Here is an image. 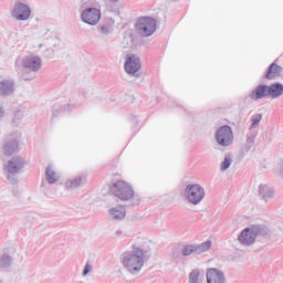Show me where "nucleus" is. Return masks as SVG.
<instances>
[{
    "label": "nucleus",
    "instance_id": "nucleus-11",
    "mask_svg": "<svg viewBox=\"0 0 283 283\" xmlns=\"http://www.w3.org/2000/svg\"><path fill=\"white\" fill-rule=\"evenodd\" d=\"M269 96V86L260 85L250 94V98L252 101H260V98H264Z\"/></svg>",
    "mask_w": 283,
    "mask_h": 283
},
{
    "label": "nucleus",
    "instance_id": "nucleus-8",
    "mask_svg": "<svg viewBox=\"0 0 283 283\" xmlns=\"http://www.w3.org/2000/svg\"><path fill=\"white\" fill-rule=\"evenodd\" d=\"M259 230L255 227L244 229L239 235V242L241 244H253L255 238L258 237Z\"/></svg>",
    "mask_w": 283,
    "mask_h": 283
},
{
    "label": "nucleus",
    "instance_id": "nucleus-13",
    "mask_svg": "<svg viewBox=\"0 0 283 283\" xmlns=\"http://www.w3.org/2000/svg\"><path fill=\"white\" fill-rule=\"evenodd\" d=\"M24 67H28L29 70H41V59L36 56H29L23 62Z\"/></svg>",
    "mask_w": 283,
    "mask_h": 283
},
{
    "label": "nucleus",
    "instance_id": "nucleus-5",
    "mask_svg": "<svg viewBox=\"0 0 283 283\" xmlns=\"http://www.w3.org/2000/svg\"><path fill=\"white\" fill-rule=\"evenodd\" d=\"M186 196L191 205H199L205 198V188L200 185H190L186 188Z\"/></svg>",
    "mask_w": 283,
    "mask_h": 283
},
{
    "label": "nucleus",
    "instance_id": "nucleus-14",
    "mask_svg": "<svg viewBox=\"0 0 283 283\" xmlns=\"http://www.w3.org/2000/svg\"><path fill=\"white\" fill-rule=\"evenodd\" d=\"M268 94L272 98H277V97L282 96L283 85L280 83L271 84L270 86H268Z\"/></svg>",
    "mask_w": 283,
    "mask_h": 283
},
{
    "label": "nucleus",
    "instance_id": "nucleus-15",
    "mask_svg": "<svg viewBox=\"0 0 283 283\" xmlns=\"http://www.w3.org/2000/svg\"><path fill=\"white\" fill-rule=\"evenodd\" d=\"M21 167H23V161H21V158H15V159L9 161L7 169L10 174H14V172L19 171V169H21Z\"/></svg>",
    "mask_w": 283,
    "mask_h": 283
},
{
    "label": "nucleus",
    "instance_id": "nucleus-3",
    "mask_svg": "<svg viewBox=\"0 0 283 283\" xmlns=\"http://www.w3.org/2000/svg\"><path fill=\"white\" fill-rule=\"evenodd\" d=\"M136 29L143 36H151L156 32V20L149 17H142L136 23Z\"/></svg>",
    "mask_w": 283,
    "mask_h": 283
},
{
    "label": "nucleus",
    "instance_id": "nucleus-1",
    "mask_svg": "<svg viewBox=\"0 0 283 283\" xmlns=\"http://www.w3.org/2000/svg\"><path fill=\"white\" fill-rule=\"evenodd\" d=\"M145 262V250L140 245H133V251L124 255L123 264L129 271H140Z\"/></svg>",
    "mask_w": 283,
    "mask_h": 283
},
{
    "label": "nucleus",
    "instance_id": "nucleus-22",
    "mask_svg": "<svg viewBox=\"0 0 283 283\" xmlns=\"http://www.w3.org/2000/svg\"><path fill=\"white\" fill-rule=\"evenodd\" d=\"M260 120H262V116H256L252 118V127H255V125L260 124Z\"/></svg>",
    "mask_w": 283,
    "mask_h": 283
},
{
    "label": "nucleus",
    "instance_id": "nucleus-24",
    "mask_svg": "<svg viewBox=\"0 0 283 283\" xmlns=\"http://www.w3.org/2000/svg\"><path fill=\"white\" fill-rule=\"evenodd\" d=\"M6 154H7V156H10V147L9 146L6 147Z\"/></svg>",
    "mask_w": 283,
    "mask_h": 283
},
{
    "label": "nucleus",
    "instance_id": "nucleus-4",
    "mask_svg": "<svg viewBox=\"0 0 283 283\" xmlns=\"http://www.w3.org/2000/svg\"><path fill=\"white\" fill-rule=\"evenodd\" d=\"M216 140L221 147L233 145V129H231V126L226 125L218 128L216 132Z\"/></svg>",
    "mask_w": 283,
    "mask_h": 283
},
{
    "label": "nucleus",
    "instance_id": "nucleus-21",
    "mask_svg": "<svg viewBox=\"0 0 283 283\" xmlns=\"http://www.w3.org/2000/svg\"><path fill=\"white\" fill-rule=\"evenodd\" d=\"M211 249V241H207L201 245V251H209Z\"/></svg>",
    "mask_w": 283,
    "mask_h": 283
},
{
    "label": "nucleus",
    "instance_id": "nucleus-12",
    "mask_svg": "<svg viewBox=\"0 0 283 283\" xmlns=\"http://www.w3.org/2000/svg\"><path fill=\"white\" fill-rule=\"evenodd\" d=\"M280 76H282V66L274 62L270 65L265 78L273 81V78H277Z\"/></svg>",
    "mask_w": 283,
    "mask_h": 283
},
{
    "label": "nucleus",
    "instance_id": "nucleus-19",
    "mask_svg": "<svg viewBox=\"0 0 283 283\" xmlns=\"http://www.w3.org/2000/svg\"><path fill=\"white\" fill-rule=\"evenodd\" d=\"M231 156H226L224 160L221 164V169L222 171H226V169H229V167H231Z\"/></svg>",
    "mask_w": 283,
    "mask_h": 283
},
{
    "label": "nucleus",
    "instance_id": "nucleus-23",
    "mask_svg": "<svg viewBox=\"0 0 283 283\" xmlns=\"http://www.w3.org/2000/svg\"><path fill=\"white\" fill-rule=\"evenodd\" d=\"M90 271H92V265L86 264V266L84 269V275H87V273H90Z\"/></svg>",
    "mask_w": 283,
    "mask_h": 283
},
{
    "label": "nucleus",
    "instance_id": "nucleus-10",
    "mask_svg": "<svg viewBox=\"0 0 283 283\" xmlns=\"http://www.w3.org/2000/svg\"><path fill=\"white\" fill-rule=\"evenodd\" d=\"M207 282L224 283V274L220 270L211 268L207 271Z\"/></svg>",
    "mask_w": 283,
    "mask_h": 283
},
{
    "label": "nucleus",
    "instance_id": "nucleus-6",
    "mask_svg": "<svg viewBox=\"0 0 283 283\" xmlns=\"http://www.w3.org/2000/svg\"><path fill=\"white\" fill-rule=\"evenodd\" d=\"M82 20L88 25H96L101 21V10L96 8H90L82 12Z\"/></svg>",
    "mask_w": 283,
    "mask_h": 283
},
{
    "label": "nucleus",
    "instance_id": "nucleus-9",
    "mask_svg": "<svg viewBox=\"0 0 283 283\" xmlns=\"http://www.w3.org/2000/svg\"><path fill=\"white\" fill-rule=\"evenodd\" d=\"M124 67L127 74H136L142 67L140 59L135 54L127 55Z\"/></svg>",
    "mask_w": 283,
    "mask_h": 283
},
{
    "label": "nucleus",
    "instance_id": "nucleus-16",
    "mask_svg": "<svg viewBox=\"0 0 283 283\" xmlns=\"http://www.w3.org/2000/svg\"><path fill=\"white\" fill-rule=\"evenodd\" d=\"M46 180H48V182H50V185H54V182H56V180H59L56 172H54V170H52L51 166H49L46 168Z\"/></svg>",
    "mask_w": 283,
    "mask_h": 283
},
{
    "label": "nucleus",
    "instance_id": "nucleus-18",
    "mask_svg": "<svg viewBox=\"0 0 283 283\" xmlns=\"http://www.w3.org/2000/svg\"><path fill=\"white\" fill-rule=\"evenodd\" d=\"M199 277H200V271L195 270L189 274V282L190 283H198Z\"/></svg>",
    "mask_w": 283,
    "mask_h": 283
},
{
    "label": "nucleus",
    "instance_id": "nucleus-20",
    "mask_svg": "<svg viewBox=\"0 0 283 283\" xmlns=\"http://www.w3.org/2000/svg\"><path fill=\"white\" fill-rule=\"evenodd\" d=\"M196 251V247L187 245L184 248L182 255H191Z\"/></svg>",
    "mask_w": 283,
    "mask_h": 283
},
{
    "label": "nucleus",
    "instance_id": "nucleus-17",
    "mask_svg": "<svg viewBox=\"0 0 283 283\" xmlns=\"http://www.w3.org/2000/svg\"><path fill=\"white\" fill-rule=\"evenodd\" d=\"M111 213L115 220H123L125 218V210L113 209Z\"/></svg>",
    "mask_w": 283,
    "mask_h": 283
},
{
    "label": "nucleus",
    "instance_id": "nucleus-7",
    "mask_svg": "<svg viewBox=\"0 0 283 283\" xmlns=\"http://www.w3.org/2000/svg\"><path fill=\"white\" fill-rule=\"evenodd\" d=\"M30 14H32V11L30 10V7H28L24 3H18L15 4L12 15L18 20V21H28L30 19Z\"/></svg>",
    "mask_w": 283,
    "mask_h": 283
},
{
    "label": "nucleus",
    "instance_id": "nucleus-2",
    "mask_svg": "<svg viewBox=\"0 0 283 283\" xmlns=\"http://www.w3.org/2000/svg\"><path fill=\"white\" fill-rule=\"evenodd\" d=\"M112 193L119 200H132L134 198V189L125 181H117L112 187Z\"/></svg>",
    "mask_w": 283,
    "mask_h": 283
}]
</instances>
